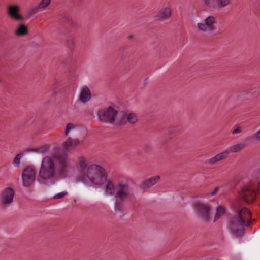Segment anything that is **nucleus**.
<instances>
[{"label": "nucleus", "instance_id": "obj_1", "mask_svg": "<svg viewBox=\"0 0 260 260\" xmlns=\"http://www.w3.org/2000/svg\"><path fill=\"white\" fill-rule=\"evenodd\" d=\"M77 163L80 168L78 180L88 187H101L107 181L108 174L106 169L97 164L87 166V159L83 155L79 156Z\"/></svg>", "mask_w": 260, "mask_h": 260}, {"label": "nucleus", "instance_id": "obj_2", "mask_svg": "<svg viewBox=\"0 0 260 260\" xmlns=\"http://www.w3.org/2000/svg\"><path fill=\"white\" fill-rule=\"evenodd\" d=\"M235 210L238 215L232 219L230 229L231 233L238 238L244 235L245 227L251 224L252 214L248 208H241L238 205H235Z\"/></svg>", "mask_w": 260, "mask_h": 260}, {"label": "nucleus", "instance_id": "obj_3", "mask_svg": "<svg viewBox=\"0 0 260 260\" xmlns=\"http://www.w3.org/2000/svg\"><path fill=\"white\" fill-rule=\"evenodd\" d=\"M52 157L57 162L58 171L61 176L68 177L75 174V167L66 151L54 153Z\"/></svg>", "mask_w": 260, "mask_h": 260}, {"label": "nucleus", "instance_id": "obj_4", "mask_svg": "<svg viewBox=\"0 0 260 260\" xmlns=\"http://www.w3.org/2000/svg\"><path fill=\"white\" fill-rule=\"evenodd\" d=\"M131 192L129 184L123 181L116 185V191L114 194L115 208L121 210L123 207V202L130 196Z\"/></svg>", "mask_w": 260, "mask_h": 260}, {"label": "nucleus", "instance_id": "obj_5", "mask_svg": "<svg viewBox=\"0 0 260 260\" xmlns=\"http://www.w3.org/2000/svg\"><path fill=\"white\" fill-rule=\"evenodd\" d=\"M97 115L99 120L103 122H107L114 125H120V113L115 107L111 106L107 108L99 110Z\"/></svg>", "mask_w": 260, "mask_h": 260}, {"label": "nucleus", "instance_id": "obj_6", "mask_svg": "<svg viewBox=\"0 0 260 260\" xmlns=\"http://www.w3.org/2000/svg\"><path fill=\"white\" fill-rule=\"evenodd\" d=\"M56 167L53 160L49 156L44 157L41 162L39 175L44 180L52 179L55 175Z\"/></svg>", "mask_w": 260, "mask_h": 260}, {"label": "nucleus", "instance_id": "obj_7", "mask_svg": "<svg viewBox=\"0 0 260 260\" xmlns=\"http://www.w3.org/2000/svg\"><path fill=\"white\" fill-rule=\"evenodd\" d=\"M217 18L214 15H210L207 17L204 20L197 23V28L199 32L211 34L214 32L216 29Z\"/></svg>", "mask_w": 260, "mask_h": 260}, {"label": "nucleus", "instance_id": "obj_8", "mask_svg": "<svg viewBox=\"0 0 260 260\" xmlns=\"http://www.w3.org/2000/svg\"><path fill=\"white\" fill-rule=\"evenodd\" d=\"M194 209L197 216L206 222H209L210 219L211 208L209 205L196 203Z\"/></svg>", "mask_w": 260, "mask_h": 260}, {"label": "nucleus", "instance_id": "obj_9", "mask_svg": "<svg viewBox=\"0 0 260 260\" xmlns=\"http://www.w3.org/2000/svg\"><path fill=\"white\" fill-rule=\"evenodd\" d=\"M36 173L34 167L26 166L23 170L21 177L23 185L25 187L31 186L36 179Z\"/></svg>", "mask_w": 260, "mask_h": 260}, {"label": "nucleus", "instance_id": "obj_10", "mask_svg": "<svg viewBox=\"0 0 260 260\" xmlns=\"http://www.w3.org/2000/svg\"><path fill=\"white\" fill-rule=\"evenodd\" d=\"M255 196L256 192L252 185L244 187L240 193V198L248 203H252L255 199Z\"/></svg>", "mask_w": 260, "mask_h": 260}, {"label": "nucleus", "instance_id": "obj_11", "mask_svg": "<svg viewBox=\"0 0 260 260\" xmlns=\"http://www.w3.org/2000/svg\"><path fill=\"white\" fill-rule=\"evenodd\" d=\"M14 190L11 187H7L2 191L0 201L2 204L7 207L13 202L14 196Z\"/></svg>", "mask_w": 260, "mask_h": 260}, {"label": "nucleus", "instance_id": "obj_12", "mask_svg": "<svg viewBox=\"0 0 260 260\" xmlns=\"http://www.w3.org/2000/svg\"><path fill=\"white\" fill-rule=\"evenodd\" d=\"M20 9V7L17 5H9L7 7V14L12 19L23 21L24 17L19 13Z\"/></svg>", "mask_w": 260, "mask_h": 260}, {"label": "nucleus", "instance_id": "obj_13", "mask_svg": "<svg viewBox=\"0 0 260 260\" xmlns=\"http://www.w3.org/2000/svg\"><path fill=\"white\" fill-rule=\"evenodd\" d=\"M172 16V9L169 6L161 8L154 16L156 21H162L169 19Z\"/></svg>", "mask_w": 260, "mask_h": 260}, {"label": "nucleus", "instance_id": "obj_14", "mask_svg": "<svg viewBox=\"0 0 260 260\" xmlns=\"http://www.w3.org/2000/svg\"><path fill=\"white\" fill-rule=\"evenodd\" d=\"M120 125L125 124L127 122L134 124L138 121V117L134 113H120Z\"/></svg>", "mask_w": 260, "mask_h": 260}, {"label": "nucleus", "instance_id": "obj_15", "mask_svg": "<svg viewBox=\"0 0 260 260\" xmlns=\"http://www.w3.org/2000/svg\"><path fill=\"white\" fill-rule=\"evenodd\" d=\"M229 155V153L227 149L216 154L214 156L210 158L207 160V163L210 166H212L216 162L223 160L226 158Z\"/></svg>", "mask_w": 260, "mask_h": 260}, {"label": "nucleus", "instance_id": "obj_16", "mask_svg": "<svg viewBox=\"0 0 260 260\" xmlns=\"http://www.w3.org/2000/svg\"><path fill=\"white\" fill-rule=\"evenodd\" d=\"M80 142L78 139L68 137L62 145L66 151L74 150L79 146Z\"/></svg>", "mask_w": 260, "mask_h": 260}, {"label": "nucleus", "instance_id": "obj_17", "mask_svg": "<svg viewBox=\"0 0 260 260\" xmlns=\"http://www.w3.org/2000/svg\"><path fill=\"white\" fill-rule=\"evenodd\" d=\"M160 179V177L158 175L149 178L144 181L143 183L141 184L140 187L144 191H145L150 187L155 185Z\"/></svg>", "mask_w": 260, "mask_h": 260}, {"label": "nucleus", "instance_id": "obj_18", "mask_svg": "<svg viewBox=\"0 0 260 260\" xmlns=\"http://www.w3.org/2000/svg\"><path fill=\"white\" fill-rule=\"evenodd\" d=\"M29 33L28 27L23 23L19 24L14 30V34L17 37L26 36Z\"/></svg>", "mask_w": 260, "mask_h": 260}, {"label": "nucleus", "instance_id": "obj_19", "mask_svg": "<svg viewBox=\"0 0 260 260\" xmlns=\"http://www.w3.org/2000/svg\"><path fill=\"white\" fill-rule=\"evenodd\" d=\"M103 186L105 189V193L106 195L114 196L116 191V185H114L111 180H107L102 186Z\"/></svg>", "mask_w": 260, "mask_h": 260}, {"label": "nucleus", "instance_id": "obj_20", "mask_svg": "<svg viewBox=\"0 0 260 260\" xmlns=\"http://www.w3.org/2000/svg\"><path fill=\"white\" fill-rule=\"evenodd\" d=\"M91 97V94L89 88L87 86L83 87L80 93L79 99L82 103L88 102Z\"/></svg>", "mask_w": 260, "mask_h": 260}, {"label": "nucleus", "instance_id": "obj_21", "mask_svg": "<svg viewBox=\"0 0 260 260\" xmlns=\"http://www.w3.org/2000/svg\"><path fill=\"white\" fill-rule=\"evenodd\" d=\"M245 146L246 145L244 143H239L229 147L227 150L229 154L230 153H236L242 150Z\"/></svg>", "mask_w": 260, "mask_h": 260}, {"label": "nucleus", "instance_id": "obj_22", "mask_svg": "<svg viewBox=\"0 0 260 260\" xmlns=\"http://www.w3.org/2000/svg\"><path fill=\"white\" fill-rule=\"evenodd\" d=\"M77 130V126L73 123H68L66 126L64 136H67L70 133H73Z\"/></svg>", "mask_w": 260, "mask_h": 260}, {"label": "nucleus", "instance_id": "obj_23", "mask_svg": "<svg viewBox=\"0 0 260 260\" xmlns=\"http://www.w3.org/2000/svg\"><path fill=\"white\" fill-rule=\"evenodd\" d=\"M225 213V209L222 206H218L216 208V212L214 216V222H215Z\"/></svg>", "mask_w": 260, "mask_h": 260}, {"label": "nucleus", "instance_id": "obj_24", "mask_svg": "<svg viewBox=\"0 0 260 260\" xmlns=\"http://www.w3.org/2000/svg\"><path fill=\"white\" fill-rule=\"evenodd\" d=\"M24 153L22 152L17 154L15 156L13 163L14 165L16 167H19L20 166V160L24 155Z\"/></svg>", "mask_w": 260, "mask_h": 260}, {"label": "nucleus", "instance_id": "obj_25", "mask_svg": "<svg viewBox=\"0 0 260 260\" xmlns=\"http://www.w3.org/2000/svg\"><path fill=\"white\" fill-rule=\"evenodd\" d=\"M51 3V0H41L39 4V8H41L42 10L47 8Z\"/></svg>", "mask_w": 260, "mask_h": 260}, {"label": "nucleus", "instance_id": "obj_26", "mask_svg": "<svg viewBox=\"0 0 260 260\" xmlns=\"http://www.w3.org/2000/svg\"><path fill=\"white\" fill-rule=\"evenodd\" d=\"M242 132L241 127L239 125H236L235 126L234 128L232 131V134L233 135H236Z\"/></svg>", "mask_w": 260, "mask_h": 260}, {"label": "nucleus", "instance_id": "obj_27", "mask_svg": "<svg viewBox=\"0 0 260 260\" xmlns=\"http://www.w3.org/2000/svg\"><path fill=\"white\" fill-rule=\"evenodd\" d=\"M68 194V192L66 191H63L61 192L58 193L54 196L53 198L54 199L57 200L63 198L65 196Z\"/></svg>", "mask_w": 260, "mask_h": 260}, {"label": "nucleus", "instance_id": "obj_28", "mask_svg": "<svg viewBox=\"0 0 260 260\" xmlns=\"http://www.w3.org/2000/svg\"><path fill=\"white\" fill-rule=\"evenodd\" d=\"M40 11H42V10L41 8H39V6L38 5L37 7H35L31 9V10L29 11V14L30 15H34L35 14L37 13Z\"/></svg>", "mask_w": 260, "mask_h": 260}, {"label": "nucleus", "instance_id": "obj_29", "mask_svg": "<svg viewBox=\"0 0 260 260\" xmlns=\"http://www.w3.org/2000/svg\"><path fill=\"white\" fill-rule=\"evenodd\" d=\"M230 3V0H220V4L223 7L227 6Z\"/></svg>", "mask_w": 260, "mask_h": 260}, {"label": "nucleus", "instance_id": "obj_30", "mask_svg": "<svg viewBox=\"0 0 260 260\" xmlns=\"http://www.w3.org/2000/svg\"><path fill=\"white\" fill-rule=\"evenodd\" d=\"M67 45L69 48H72L74 47V42L73 40H67Z\"/></svg>", "mask_w": 260, "mask_h": 260}, {"label": "nucleus", "instance_id": "obj_31", "mask_svg": "<svg viewBox=\"0 0 260 260\" xmlns=\"http://www.w3.org/2000/svg\"><path fill=\"white\" fill-rule=\"evenodd\" d=\"M65 20H66L67 21V22L70 24L71 25H73V24H74V21L73 20V19L70 17L69 16H64V18Z\"/></svg>", "mask_w": 260, "mask_h": 260}, {"label": "nucleus", "instance_id": "obj_32", "mask_svg": "<svg viewBox=\"0 0 260 260\" xmlns=\"http://www.w3.org/2000/svg\"><path fill=\"white\" fill-rule=\"evenodd\" d=\"M204 4L208 6H212L213 5V3L212 0H204Z\"/></svg>", "mask_w": 260, "mask_h": 260}, {"label": "nucleus", "instance_id": "obj_33", "mask_svg": "<svg viewBox=\"0 0 260 260\" xmlns=\"http://www.w3.org/2000/svg\"><path fill=\"white\" fill-rule=\"evenodd\" d=\"M255 138L258 140H260V130H259L257 133L254 135Z\"/></svg>", "mask_w": 260, "mask_h": 260}, {"label": "nucleus", "instance_id": "obj_34", "mask_svg": "<svg viewBox=\"0 0 260 260\" xmlns=\"http://www.w3.org/2000/svg\"><path fill=\"white\" fill-rule=\"evenodd\" d=\"M219 188L218 187H216L214 189V190L211 193V196H215L217 193L218 190H219Z\"/></svg>", "mask_w": 260, "mask_h": 260}, {"label": "nucleus", "instance_id": "obj_35", "mask_svg": "<svg viewBox=\"0 0 260 260\" xmlns=\"http://www.w3.org/2000/svg\"><path fill=\"white\" fill-rule=\"evenodd\" d=\"M257 191L258 193L260 194V182L258 183L257 186Z\"/></svg>", "mask_w": 260, "mask_h": 260}, {"label": "nucleus", "instance_id": "obj_36", "mask_svg": "<svg viewBox=\"0 0 260 260\" xmlns=\"http://www.w3.org/2000/svg\"><path fill=\"white\" fill-rule=\"evenodd\" d=\"M48 148L46 147V151L48 150Z\"/></svg>", "mask_w": 260, "mask_h": 260}]
</instances>
